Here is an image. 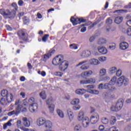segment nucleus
Segmentation results:
<instances>
[{"mask_svg":"<svg viewBox=\"0 0 131 131\" xmlns=\"http://www.w3.org/2000/svg\"><path fill=\"white\" fill-rule=\"evenodd\" d=\"M126 33L129 36H131V28H129L127 29Z\"/></svg>","mask_w":131,"mask_h":131,"instance_id":"nucleus-56","label":"nucleus"},{"mask_svg":"<svg viewBox=\"0 0 131 131\" xmlns=\"http://www.w3.org/2000/svg\"><path fill=\"white\" fill-rule=\"evenodd\" d=\"M101 122L103 124H108V123H109V119L106 117H102L101 119Z\"/></svg>","mask_w":131,"mask_h":131,"instance_id":"nucleus-40","label":"nucleus"},{"mask_svg":"<svg viewBox=\"0 0 131 131\" xmlns=\"http://www.w3.org/2000/svg\"><path fill=\"white\" fill-rule=\"evenodd\" d=\"M16 125H17V127L20 128L21 125H22V123L21 122V121L17 120Z\"/></svg>","mask_w":131,"mask_h":131,"instance_id":"nucleus-57","label":"nucleus"},{"mask_svg":"<svg viewBox=\"0 0 131 131\" xmlns=\"http://www.w3.org/2000/svg\"><path fill=\"white\" fill-rule=\"evenodd\" d=\"M88 62H89L88 60L82 61L77 64L76 66L77 67H79V66H81L80 67V69H81V70H88L90 69V66H89V64L86 63Z\"/></svg>","mask_w":131,"mask_h":131,"instance_id":"nucleus-8","label":"nucleus"},{"mask_svg":"<svg viewBox=\"0 0 131 131\" xmlns=\"http://www.w3.org/2000/svg\"><path fill=\"white\" fill-rule=\"evenodd\" d=\"M37 73L38 74L41 75V76H42L43 77H45V76L47 75V73L45 71L41 72L40 71H38Z\"/></svg>","mask_w":131,"mask_h":131,"instance_id":"nucleus-49","label":"nucleus"},{"mask_svg":"<svg viewBox=\"0 0 131 131\" xmlns=\"http://www.w3.org/2000/svg\"><path fill=\"white\" fill-rule=\"evenodd\" d=\"M22 105L18 104L17 108H16V116H17L18 115L19 113L22 111Z\"/></svg>","mask_w":131,"mask_h":131,"instance_id":"nucleus-33","label":"nucleus"},{"mask_svg":"<svg viewBox=\"0 0 131 131\" xmlns=\"http://www.w3.org/2000/svg\"><path fill=\"white\" fill-rule=\"evenodd\" d=\"M89 92L90 94H93V95H99V91L96 90H92V91Z\"/></svg>","mask_w":131,"mask_h":131,"instance_id":"nucleus-52","label":"nucleus"},{"mask_svg":"<svg viewBox=\"0 0 131 131\" xmlns=\"http://www.w3.org/2000/svg\"><path fill=\"white\" fill-rule=\"evenodd\" d=\"M81 129H82V127L81 126V125L79 124H76L74 127V131H81Z\"/></svg>","mask_w":131,"mask_h":131,"instance_id":"nucleus-32","label":"nucleus"},{"mask_svg":"<svg viewBox=\"0 0 131 131\" xmlns=\"http://www.w3.org/2000/svg\"><path fill=\"white\" fill-rule=\"evenodd\" d=\"M123 106V100L120 99L118 101L115 105H112L111 107V110L113 112H118L120 110H121Z\"/></svg>","mask_w":131,"mask_h":131,"instance_id":"nucleus-4","label":"nucleus"},{"mask_svg":"<svg viewBox=\"0 0 131 131\" xmlns=\"http://www.w3.org/2000/svg\"><path fill=\"white\" fill-rule=\"evenodd\" d=\"M97 51L100 54H102V55H106L108 53L107 49L103 46H99L97 48Z\"/></svg>","mask_w":131,"mask_h":131,"instance_id":"nucleus-14","label":"nucleus"},{"mask_svg":"<svg viewBox=\"0 0 131 131\" xmlns=\"http://www.w3.org/2000/svg\"><path fill=\"white\" fill-rule=\"evenodd\" d=\"M98 61H100V62H105V61H106L107 60V57L100 56L98 57Z\"/></svg>","mask_w":131,"mask_h":131,"instance_id":"nucleus-43","label":"nucleus"},{"mask_svg":"<svg viewBox=\"0 0 131 131\" xmlns=\"http://www.w3.org/2000/svg\"><path fill=\"white\" fill-rule=\"evenodd\" d=\"M106 24L108 26L106 27V32H109L111 29V24H112V19L107 18L106 21Z\"/></svg>","mask_w":131,"mask_h":131,"instance_id":"nucleus-18","label":"nucleus"},{"mask_svg":"<svg viewBox=\"0 0 131 131\" xmlns=\"http://www.w3.org/2000/svg\"><path fill=\"white\" fill-rule=\"evenodd\" d=\"M116 117H115V116H112L110 120V123L112 125H114V124L116 123Z\"/></svg>","mask_w":131,"mask_h":131,"instance_id":"nucleus-34","label":"nucleus"},{"mask_svg":"<svg viewBox=\"0 0 131 131\" xmlns=\"http://www.w3.org/2000/svg\"><path fill=\"white\" fill-rule=\"evenodd\" d=\"M39 96L42 100H46L47 99V95L46 94V92L45 91H42L40 94Z\"/></svg>","mask_w":131,"mask_h":131,"instance_id":"nucleus-39","label":"nucleus"},{"mask_svg":"<svg viewBox=\"0 0 131 131\" xmlns=\"http://www.w3.org/2000/svg\"><path fill=\"white\" fill-rule=\"evenodd\" d=\"M8 94V91L6 90H3L1 92V95L2 96V97H6V96H7Z\"/></svg>","mask_w":131,"mask_h":131,"instance_id":"nucleus-48","label":"nucleus"},{"mask_svg":"<svg viewBox=\"0 0 131 131\" xmlns=\"http://www.w3.org/2000/svg\"><path fill=\"white\" fill-rule=\"evenodd\" d=\"M128 78L125 77V76L123 75L117 79L116 84L117 86L119 87L122 86L123 84H124V85H126V84L128 83Z\"/></svg>","mask_w":131,"mask_h":131,"instance_id":"nucleus-5","label":"nucleus"},{"mask_svg":"<svg viewBox=\"0 0 131 131\" xmlns=\"http://www.w3.org/2000/svg\"><path fill=\"white\" fill-rule=\"evenodd\" d=\"M96 83L95 78H90L86 80H82L80 81V84H93Z\"/></svg>","mask_w":131,"mask_h":131,"instance_id":"nucleus-10","label":"nucleus"},{"mask_svg":"<svg viewBox=\"0 0 131 131\" xmlns=\"http://www.w3.org/2000/svg\"><path fill=\"white\" fill-rule=\"evenodd\" d=\"M56 112L59 117H60V118H64V117H65V115L64 114V112H63V111L60 109H58L57 110Z\"/></svg>","mask_w":131,"mask_h":131,"instance_id":"nucleus-27","label":"nucleus"},{"mask_svg":"<svg viewBox=\"0 0 131 131\" xmlns=\"http://www.w3.org/2000/svg\"><path fill=\"white\" fill-rule=\"evenodd\" d=\"M92 54L91 52L89 50H84L81 51L80 53V56L81 58H89Z\"/></svg>","mask_w":131,"mask_h":131,"instance_id":"nucleus-12","label":"nucleus"},{"mask_svg":"<svg viewBox=\"0 0 131 131\" xmlns=\"http://www.w3.org/2000/svg\"><path fill=\"white\" fill-rule=\"evenodd\" d=\"M14 114H15L16 115V111H13L10 112H9L7 115H8V116H12V115H14Z\"/></svg>","mask_w":131,"mask_h":131,"instance_id":"nucleus-55","label":"nucleus"},{"mask_svg":"<svg viewBox=\"0 0 131 131\" xmlns=\"http://www.w3.org/2000/svg\"><path fill=\"white\" fill-rule=\"evenodd\" d=\"M70 49L71 50H77L78 49V47L77 46V44L72 43L70 45Z\"/></svg>","mask_w":131,"mask_h":131,"instance_id":"nucleus-41","label":"nucleus"},{"mask_svg":"<svg viewBox=\"0 0 131 131\" xmlns=\"http://www.w3.org/2000/svg\"><path fill=\"white\" fill-rule=\"evenodd\" d=\"M100 117L98 113H95L91 115L90 119V123L92 124H96L99 121Z\"/></svg>","mask_w":131,"mask_h":131,"instance_id":"nucleus-9","label":"nucleus"},{"mask_svg":"<svg viewBox=\"0 0 131 131\" xmlns=\"http://www.w3.org/2000/svg\"><path fill=\"white\" fill-rule=\"evenodd\" d=\"M80 108H81V106L80 105H78L77 106H73V109L75 111H77L79 110L80 109Z\"/></svg>","mask_w":131,"mask_h":131,"instance_id":"nucleus-53","label":"nucleus"},{"mask_svg":"<svg viewBox=\"0 0 131 131\" xmlns=\"http://www.w3.org/2000/svg\"><path fill=\"white\" fill-rule=\"evenodd\" d=\"M6 28L9 31H12L13 30V29L8 25H6Z\"/></svg>","mask_w":131,"mask_h":131,"instance_id":"nucleus-62","label":"nucleus"},{"mask_svg":"<svg viewBox=\"0 0 131 131\" xmlns=\"http://www.w3.org/2000/svg\"><path fill=\"white\" fill-rule=\"evenodd\" d=\"M107 72V70L105 69H101L99 71V75L100 76H105L106 75V73Z\"/></svg>","mask_w":131,"mask_h":131,"instance_id":"nucleus-35","label":"nucleus"},{"mask_svg":"<svg viewBox=\"0 0 131 131\" xmlns=\"http://www.w3.org/2000/svg\"><path fill=\"white\" fill-rule=\"evenodd\" d=\"M54 102V99L52 97H49L47 100H46L47 105H51Z\"/></svg>","mask_w":131,"mask_h":131,"instance_id":"nucleus-38","label":"nucleus"},{"mask_svg":"<svg viewBox=\"0 0 131 131\" xmlns=\"http://www.w3.org/2000/svg\"><path fill=\"white\" fill-rule=\"evenodd\" d=\"M109 82H110V84H111V85H115V84H117V77H116V76H113Z\"/></svg>","mask_w":131,"mask_h":131,"instance_id":"nucleus-22","label":"nucleus"},{"mask_svg":"<svg viewBox=\"0 0 131 131\" xmlns=\"http://www.w3.org/2000/svg\"><path fill=\"white\" fill-rule=\"evenodd\" d=\"M116 71H117V68L115 67H111L108 69V73L111 75L115 74V73H116Z\"/></svg>","mask_w":131,"mask_h":131,"instance_id":"nucleus-26","label":"nucleus"},{"mask_svg":"<svg viewBox=\"0 0 131 131\" xmlns=\"http://www.w3.org/2000/svg\"><path fill=\"white\" fill-rule=\"evenodd\" d=\"M111 84H110V82L105 83L103 84V89L104 90H109V91H114L115 90V87H112Z\"/></svg>","mask_w":131,"mask_h":131,"instance_id":"nucleus-17","label":"nucleus"},{"mask_svg":"<svg viewBox=\"0 0 131 131\" xmlns=\"http://www.w3.org/2000/svg\"><path fill=\"white\" fill-rule=\"evenodd\" d=\"M80 103V101L78 98H75L72 100L71 102V105H78V103Z\"/></svg>","mask_w":131,"mask_h":131,"instance_id":"nucleus-31","label":"nucleus"},{"mask_svg":"<svg viewBox=\"0 0 131 131\" xmlns=\"http://www.w3.org/2000/svg\"><path fill=\"white\" fill-rule=\"evenodd\" d=\"M71 22H72L74 26L77 25V24H80V19L78 18H75L72 17L71 18Z\"/></svg>","mask_w":131,"mask_h":131,"instance_id":"nucleus-21","label":"nucleus"},{"mask_svg":"<svg viewBox=\"0 0 131 131\" xmlns=\"http://www.w3.org/2000/svg\"><path fill=\"white\" fill-rule=\"evenodd\" d=\"M126 24H127V26H130V25H131V19L127 21Z\"/></svg>","mask_w":131,"mask_h":131,"instance_id":"nucleus-64","label":"nucleus"},{"mask_svg":"<svg viewBox=\"0 0 131 131\" xmlns=\"http://www.w3.org/2000/svg\"><path fill=\"white\" fill-rule=\"evenodd\" d=\"M106 41L105 39H99L98 41V45H104L106 43Z\"/></svg>","mask_w":131,"mask_h":131,"instance_id":"nucleus-44","label":"nucleus"},{"mask_svg":"<svg viewBox=\"0 0 131 131\" xmlns=\"http://www.w3.org/2000/svg\"><path fill=\"white\" fill-rule=\"evenodd\" d=\"M23 121L24 122V124L26 127H29L30 126V121L26 117L23 118Z\"/></svg>","mask_w":131,"mask_h":131,"instance_id":"nucleus-25","label":"nucleus"},{"mask_svg":"<svg viewBox=\"0 0 131 131\" xmlns=\"http://www.w3.org/2000/svg\"><path fill=\"white\" fill-rule=\"evenodd\" d=\"M103 97L104 98V99H107V98H108L110 97V95L107 92H104L103 94Z\"/></svg>","mask_w":131,"mask_h":131,"instance_id":"nucleus-54","label":"nucleus"},{"mask_svg":"<svg viewBox=\"0 0 131 131\" xmlns=\"http://www.w3.org/2000/svg\"><path fill=\"white\" fill-rule=\"evenodd\" d=\"M128 48V43L126 42H122L120 43V50H126Z\"/></svg>","mask_w":131,"mask_h":131,"instance_id":"nucleus-24","label":"nucleus"},{"mask_svg":"<svg viewBox=\"0 0 131 131\" xmlns=\"http://www.w3.org/2000/svg\"><path fill=\"white\" fill-rule=\"evenodd\" d=\"M94 72L92 70L86 71L81 73V77H91L92 75H93Z\"/></svg>","mask_w":131,"mask_h":131,"instance_id":"nucleus-13","label":"nucleus"},{"mask_svg":"<svg viewBox=\"0 0 131 131\" xmlns=\"http://www.w3.org/2000/svg\"><path fill=\"white\" fill-rule=\"evenodd\" d=\"M55 50L52 49L49 51L48 53L45 54L43 56V62H47V60H49L51 57H52V55H54L55 54Z\"/></svg>","mask_w":131,"mask_h":131,"instance_id":"nucleus-11","label":"nucleus"},{"mask_svg":"<svg viewBox=\"0 0 131 131\" xmlns=\"http://www.w3.org/2000/svg\"><path fill=\"white\" fill-rule=\"evenodd\" d=\"M24 4V2H23V1L22 0H19L18 2V5L20 7H22V6H23Z\"/></svg>","mask_w":131,"mask_h":131,"instance_id":"nucleus-59","label":"nucleus"},{"mask_svg":"<svg viewBox=\"0 0 131 131\" xmlns=\"http://www.w3.org/2000/svg\"><path fill=\"white\" fill-rule=\"evenodd\" d=\"M128 78L125 77V76L123 75L117 79L116 84L117 86L119 87L122 86L123 84H124V85H126V84L128 83Z\"/></svg>","mask_w":131,"mask_h":131,"instance_id":"nucleus-6","label":"nucleus"},{"mask_svg":"<svg viewBox=\"0 0 131 131\" xmlns=\"http://www.w3.org/2000/svg\"><path fill=\"white\" fill-rule=\"evenodd\" d=\"M123 20V18L121 16H118L116 17L115 19V22L116 23V24H120L122 22V20Z\"/></svg>","mask_w":131,"mask_h":131,"instance_id":"nucleus-30","label":"nucleus"},{"mask_svg":"<svg viewBox=\"0 0 131 131\" xmlns=\"http://www.w3.org/2000/svg\"><path fill=\"white\" fill-rule=\"evenodd\" d=\"M98 90H104V84L103 83H100L98 85Z\"/></svg>","mask_w":131,"mask_h":131,"instance_id":"nucleus-58","label":"nucleus"},{"mask_svg":"<svg viewBox=\"0 0 131 131\" xmlns=\"http://www.w3.org/2000/svg\"><path fill=\"white\" fill-rule=\"evenodd\" d=\"M64 60V57L62 55L57 56L53 59L52 63L53 65L57 66L59 65V69L60 71L64 72L68 68L69 66V62L67 60Z\"/></svg>","mask_w":131,"mask_h":131,"instance_id":"nucleus-1","label":"nucleus"},{"mask_svg":"<svg viewBox=\"0 0 131 131\" xmlns=\"http://www.w3.org/2000/svg\"><path fill=\"white\" fill-rule=\"evenodd\" d=\"M87 90H86V92L89 93L90 92H92L93 91V89H94V85H88L86 86Z\"/></svg>","mask_w":131,"mask_h":131,"instance_id":"nucleus-37","label":"nucleus"},{"mask_svg":"<svg viewBox=\"0 0 131 131\" xmlns=\"http://www.w3.org/2000/svg\"><path fill=\"white\" fill-rule=\"evenodd\" d=\"M105 129V127H104V125H101L99 126V130L100 131H103Z\"/></svg>","mask_w":131,"mask_h":131,"instance_id":"nucleus-61","label":"nucleus"},{"mask_svg":"<svg viewBox=\"0 0 131 131\" xmlns=\"http://www.w3.org/2000/svg\"><path fill=\"white\" fill-rule=\"evenodd\" d=\"M116 72V76H118V77H119L120 76H121L122 75V71L120 69L117 70Z\"/></svg>","mask_w":131,"mask_h":131,"instance_id":"nucleus-46","label":"nucleus"},{"mask_svg":"<svg viewBox=\"0 0 131 131\" xmlns=\"http://www.w3.org/2000/svg\"><path fill=\"white\" fill-rule=\"evenodd\" d=\"M89 64L97 66V65H100V61L96 58H91L89 60Z\"/></svg>","mask_w":131,"mask_h":131,"instance_id":"nucleus-15","label":"nucleus"},{"mask_svg":"<svg viewBox=\"0 0 131 131\" xmlns=\"http://www.w3.org/2000/svg\"><path fill=\"white\" fill-rule=\"evenodd\" d=\"M78 121H82V125L85 128L90 125V118L84 116V112L80 111L77 115Z\"/></svg>","mask_w":131,"mask_h":131,"instance_id":"nucleus-2","label":"nucleus"},{"mask_svg":"<svg viewBox=\"0 0 131 131\" xmlns=\"http://www.w3.org/2000/svg\"><path fill=\"white\" fill-rule=\"evenodd\" d=\"M115 48H116V45L115 43H113L109 46L110 50H115Z\"/></svg>","mask_w":131,"mask_h":131,"instance_id":"nucleus-50","label":"nucleus"},{"mask_svg":"<svg viewBox=\"0 0 131 131\" xmlns=\"http://www.w3.org/2000/svg\"><path fill=\"white\" fill-rule=\"evenodd\" d=\"M48 109L51 114H54L55 111V104H51L48 105Z\"/></svg>","mask_w":131,"mask_h":131,"instance_id":"nucleus-23","label":"nucleus"},{"mask_svg":"<svg viewBox=\"0 0 131 131\" xmlns=\"http://www.w3.org/2000/svg\"><path fill=\"white\" fill-rule=\"evenodd\" d=\"M46 119L44 118H39L37 119V125L38 126H42V125H45V123H46Z\"/></svg>","mask_w":131,"mask_h":131,"instance_id":"nucleus-16","label":"nucleus"},{"mask_svg":"<svg viewBox=\"0 0 131 131\" xmlns=\"http://www.w3.org/2000/svg\"><path fill=\"white\" fill-rule=\"evenodd\" d=\"M0 14L4 16H10L11 18H14V16L16 15V11L14 10L10 11L9 10H5L4 9H0Z\"/></svg>","mask_w":131,"mask_h":131,"instance_id":"nucleus-7","label":"nucleus"},{"mask_svg":"<svg viewBox=\"0 0 131 131\" xmlns=\"http://www.w3.org/2000/svg\"><path fill=\"white\" fill-rule=\"evenodd\" d=\"M12 121H13V120H9L7 123L5 124L4 125V129H6L8 126H11L12 125Z\"/></svg>","mask_w":131,"mask_h":131,"instance_id":"nucleus-42","label":"nucleus"},{"mask_svg":"<svg viewBox=\"0 0 131 131\" xmlns=\"http://www.w3.org/2000/svg\"><path fill=\"white\" fill-rule=\"evenodd\" d=\"M49 36H50L49 34H46L44 36H43L42 38V41H43V42H46L47 40H48Z\"/></svg>","mask_w":131,"mask_h":131,"instance_id":"nucleus-47","label":"nucleus"},{"mask_svg":"<svg viewBox=\"0 0 131 131\" xmlns=\"http://www.w3.org/2000/svg\"><path fill=\"white\" fill-rule=\"evenodd\" d=\"M94 40H95V37L94 36H92L89 39V41H90V42H93V41H94Z\"/></svg>","mask_w":131,"mask_h":131,"instance_id":"nucleus-63","label":"nucleus"},{"mask_svg":"<svg viewBox=\"0 0 131 131\" xmlns=\"http://www.w3.org/2000/svg\"><path fill=\"white\" fill-rule=\"evenodd\" d=\"M105 131H119L117 127L115 126H112L108 129H106Z\"/></svg>","mask_w":131,"mask_h":131,"instance_id":"nucleus-45","label":"nucleus"},{"mask_svg":"<svg viewBox=\"0 0 131 131\" xmlns=\"http://www.w3.org/2000/svg\"><path fill=\"white\" fill-rule=\"evenodd\" d=\"M6 100L8 103H11L13 101V95L12 94H8L6 96Z\"/></svg>","mask_w":131,"mask_h":131,"instance_id":"nucleus-29","label":"nucleus"},{"mask_svg":"<svg viewBox=\"0 0 131 131\" xmlns=\"http://www.w3.org/2000/svg\"><path fill=\"white\" fill-rule=\"evenodd\" d=\"M12 7L15 9V11H17V10H18V5H17V4L13 3Z\"/></svg>","mask_w":131,"mask_h":131,"instance_id":"nucleus-60","label":"nucleus"},{"mask_svg":"<svg viewBox=\"0 0 131 131\" xmlns=\"http://www.w3.org/2000/svg\"><path fill=\"white\" fill-rule=\"evenodd\" d=\"M86 93V90L84 89H79L75 91V93L77 95H79L80 96H82V95L85 94Z\"/></svg>","mask_w":131,"mask_h":131,"instance_id":"nucleus-20","label":"nucleus"},{"mask_svg":"<svg viewBox=\"0 0 131 131\" xmlns=\"http://www.w3.org/2000/svg\"><path fill=\"white\" fill-rule=\"evenodd\" d=\"M67 113L70 119H72V118L74 117V115H73V112H72V111H71V110H68Z\"/></svg>","mask_w":131,"mask_h":131,"instance_id":"nucleus-36","label":"nucleus"},{"mask_svg":"<svg viewBox=\"0 0 131 131\" xmlns=\"http://www.w3.org/2000/svg\"><path fill=\"white\" fill-rule=\"evenodd\" d=\"M44 126L46 128H52L53 127V123L49 120H46L44 124Z\"/></svg>","mask_w":131,"mask_h":131,"instance_id":"nucleus-19","label":"nucleus"},{"mask_svg":"<svg viewBox=\"0 0 131 131\" xmlns=\"http://www.w3.org/2000/svg\"><path fill=\"white\" fill-rule=\"evenodd\" d=\"M54 74L55 76H59V77L63 76V73L60 72H56Z\"/></svg>","mask_w":131,"mask_h":131,"instance_id":"nucleus-51","label":"nucleus"},{"mask_svg":"<svg viewBox=\"0 0 131 131\" xmlns=\"http://www.w3.org/2000/svg\"><path fill=\"white\" fill-rule=\"evenodd\" d=\"M29 103L31 104L29 106V110L30 112H32V113H33V112H36V111H37V109L38 108V106L37 105V104L35 102V99L33 97H31L29 100Z\"/></svg>","mask_w":131,"mask_h":131,"instance_id":"nucleus-3","label":"nucleus"},{"mask_svg":"<svg viewBox=\"0 0 131 131\" xmlns=\"http://www.w3.org/2000/svg\"><path fill=\"white\" fill-rule=\"evenodd\" d=\"M18 35L21 37V38H22V39H23V40H24L25 39V37H26L25 32L23 30L18 31Z\"/></svg>","mask_w":131,"mask_h":131,"instance_id":"nucleus-28","label":"nucleus"}]
</instances>
